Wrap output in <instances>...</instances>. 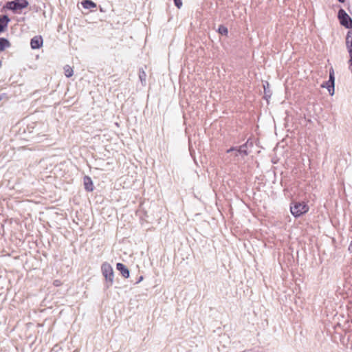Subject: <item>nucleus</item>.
<instances>
[{
  "instance_id": "obj_3",
  "label": "nucleus",
  "mask_w": 352,
  "mask_h": 352,
  "mask_svg": "<svg viewBox=\"0 0 352 352\" xmlns=\"http://www.w3.org/2000/svg\"><path fill=\"white\" fill-rule=\"evenodd\" d=\"M101 270L104 277L108 281V283L111 284L113 278V270L111 265L105 262L102 263Z\"/></svg>"
},
{
  "instance_id": "obj_18",
  "label": "nucleus",
  "mask_w": 352,
  "mask_h": 352,
  "mask_svg": "<svg viewBox=\"0 0 352 352\" xmlns=\"http://www.w3.org/2000/svg\"><path fill=\"white\" fill-rule=\"evenodd\" d=\"M232 150H234V148H230V149L228 150V153L230 152Z\"/></svg>"
},
{
  "instance_id": "obj_14",
  "label": "nucleus",
  "mask_w": 352,
  "mask_h": 352,
  "mask_svg": "<svg viewBox=\"0 0 352 352\" xmlns=\"http://www.w3.org/2000/svg\"><path fill=\"white\" fill-rule=\"evenodd\" d=\"M218 32H219V34H223V35H226V36H227L228 34V30L224 25H219V29H218Z\"/></svg>"
},
{
  "instance_id": "obj_2",
  "label": "nucleus",
  "mask_w": 352,
  "mask_h": 352,
  "mask_svg": "<svg viewBox=\"0 0 352 352\" xmlns=\"http://www.w3.org/2000/svg\"><path fill=\"white\" fill-rule=\"evenodd\" d=\"M28 5L29 3L27 0H13L7 1L3 8L14 13H19L23 9L26 8Z\"/></svg>"
},
{
  "instance_id": "obj_4",
  "label": "nucleus",
  "mask_w": 352,
  "mask_h": 352,
  "mask_svg": "<svg viewBox=\"0 0 352 352\" xmlns=\"http://www.w3.org/2000/svg\"><path fill=\"white\" fill-rule=\"evenodd\" d=\"M338 16L342 25L346 28H352V20L344 10H339Z\"/></svg>"
},
{
  "instance_id": "obj_10",
  "label": "nucleus",
  "mask_w": 352,
  "mask_h": 352,
  "mask_svg": "<svg viewBox=\"0 0 352 352\" xmlns=\"http://www.w3.org/2000/svg\"><path fill=\"white\" fill-rule=\"evenodd\" d=\"M116 268H117V270L118 271L120 272V273L122 274V275L124 277H125V278L129 277V271L127 267L124 264H122L121 263H117Z\"/></svg>"
},
{
  "instance_id": "obj_12",
  "label": "nucleus",
  "mask_w": 352,
  "mask_h": 352,
  "mask_svg": "<svg viewBox=\"0 0 352 352\" xmlns=\"http://www.w3.org/2000/svg\"><path fill=\"white\" fill-rule=\"evenodd\" d=\"M82 6L85 9L96 8L97 5L91 0H84L82 1Z\"/></svg>"
},
{
  "instance_id": "obj_6",
  "label": "nucleus",
  "mask_w": 352,
  "mask_h": 352,
  "mask_svg": "<svg viewBox=\"0 0 352 352\" xmlns=\"http://www.w3.org/2000/svg\"><path fill=\"white\" fill-rule=\"evenodd\" d=\"M43 39L42 36H35L30 40V46L32 49H39L43 46Z\"/></svg>"
},
{
  "instance_id": "obj_5",
  "label": "nucleus",
  "mask_w": 352,
  "mask_h": 352,
  "mask_svg": "<svg viewBox=\"0 0 352 352\" xmlns=\"http://www.w3.org/2000/svg\"><path fill=\"white\" fill-rule=\"evenodd\" d=\"M334 69L331 68L329 70V80L326 82V85H322V87H326L328 89V91L331 95H333L334 93Z\"/></svg>"
},
{
  "instance_id": "obj_15",
  "label": "nucleus",
  "mask_w": 352,
  "mask_h": 352,
  "mask_svg": "<svg viewBox=\"0 0 352 352\" xmlns=\"http://www.w3.org/2000/svg\"><path fill=\"white\" fill-rule=\"evenodd\" d=\"M175 5L178 8H180L182 6V0H173Z\"/></svg>"
},
{
  "instance_id": "obj_1",
  "label": "nucleus",
  "mask_w": 352,
  "mask_h": 352,
  "mask_svg": "<svg viewBox=\"0 0 352 352\" xmlns=\"http://www.w3.org/2000/svg\"><path fill=\"white\" fill-rule=\"evenodd\" d=\"M309 210V206L304 201H294L291 204L290 212L295 217H299Z\"/></svg>"
},
{
  "instance_id": "obj_11",
  "label": "nucleus",
  "mask_w": 352,
  "mask_h": 352,
  "mask_svg": "<svg viewBox=\"0 0 352 352\" xmlns=\"http://www.w3.org/2000/svg\"><path fill=\"white\" fill-rule=\"evenodd\" d=\"M11 45L10 41L4 38H0V52H3L6 48L10 47Z\"/></svg>"
},
{
  "instance_id": "obj_9",
  "label": "nucleus",
  "mask_w": 352,
  "mask_h": 352,
  "mask_svg": "<svg viewBox=\"0 0 352 352\" xmlns=\"http://www.w3.org/2000/svg\"><path fill=\"white\" fill-rule=\"evenodd\" d=\"M85 188L88 192H91L94 190V184L93 182L90 177L85 176L83 179Z\"/></svg>"
},
{
  "instance_id": "obj_7",
  "label": "nucleus",
  "mask_w": 352,
  "mask_h": 352,
  "mask_svg": "<svg viewBox=\"0 0 352 352\" xmlns=\"http://www.w3.org/2000/svg\"><path fill=\"white\" fill-rule=\"evenodd\" d=\"M10 19L7 14L0 15V34L4 32L7 28Z\"/></svg>"
},
{
  "instance_id": "obj_17",
  "label": "nucleus",
  "mask_w": 352,
  "mask_h": 352,
  "mask_svg": "<svg viewBox=\"0 0 352 352\" xmlns=\"http://www.w3.org/2000/svg\"><path fill=\"white\" fill-rule=\"evenodd\" d=\"M8 98L6 95V94H0V101L2 100H7Z\"/></svg>"
},
{
  "instance_id": "obj_19",
  "label": "nucleus",
  "mask_w": 352,
  "mask_h": 352,
  "mask_svg": "<svg viewBox=\"0 0 352 352\" xmlns=\"http://www.w3.org/2000/svg\"><path fill=\"white\" fill-rule=\"evenodd\" d=\"M340 2L343 3L345 1V0H338Z\"/></svg>"
},
{
  "instance_id": "obj_16",
  "label": "nucleus",
  "mask_w": 352,
  "mask_h": 352,
  "mask_svg": "<svg viewBox=\"0 0 352 352\" xmlns=\"http://www.w3.org/2000/svg\"><path fill=\"white\" fill-rule=\"evenodd\" d=\"M348 63H349V69L352 73V57H349Z\"/></svg>"
},
{
  "instance_id": "obj_8",
  "label": "nucleus",
  "mask_w": 352,
  "mask_h": 352,
  "mask_svg": "<svg viewBox=\"0 0 352 352\" xmlns=\"http://www.w3.org/2000/svg\"><path fill=\"white\" fill-rule=\"evenodd\" d=\"M346 46L349 57H352V31H349L347 33L346 37Z\"/></svg>"
},
{
  "instance_id": "obj_13",
  "label": "nucleus",
  "mask_w": 352,
  "mask_h": 352,
  "mask_svg": "<svg viewBox=\"0 0 352 352\" xmlns=\"http://www.w3.org/2000/svg\"><path fill=\"white\" fill-rule=\"evenodd\" d=\"M64 74L66 77L69 78L73 76L74 70L73 68L69 65H65L63 68Z\"/></svg>"
}]
</instances>
